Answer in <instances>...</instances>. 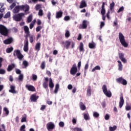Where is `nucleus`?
Returning a JSON list of instances; mask_svg holds the SVG:
<instances>
[{"label": "nucleus", "instance_id": "nucleus-1", "mask_svg": "<svg viewBox=\"0 0 131 131\" xmlns=\"http://www.w3.org/2000/svg\"><path fill=\"white\" fill-rule=\"evenodd\" d=\"M25 10V13L28 12V11H29V6L27 5L21 6L17 5L15 6V7L13 10V13L14 14H17L20 12V10Z\"/></svg>", "mask_w": 131, "mask_h": 131}, {"label": "nucleus", "instance_id": "nucleus-2", "mask_svg": "<svg viewBox=\"0 0 131 131\" xmlns=\"http://www.w3.org/2000/svg\"><path fill=\"white\" fill-rule=\"evenodd\" d=\"M119 38L120 42L123 47H124V48H127V47H128V44L126 42V41H125V37L122 33L120 32L119 33Z\"/></svg>", "mask_w": 131, "mask_h": 131}, {"label": "nucleus", "instance_id": "nucleus-3", "mask_svg": "<svg viewBox=\"0 0 131 131\" xmlns=\"http://www.w3.org/2000/svg\"><path fill=\"white\" fill-rule=\"evenodd\" d=\"M0 33L2 35H4V36H8L9 35V30L6 26L0 25Z\"/></svg>", "mask_w": 131, "mask_h": 131}, {"label": "nucleus", "instance_id": "nucleus-4", "mask_svg": "<svg viewBox=\"0 0 131 131\" xmlns=\"http://www.w3.org/2000/svg\"><path fill=\"white\" fill-rule=\"evenodd\" d=\"M16 56L20 61L22 60L23 58H24V56L21 53V51H20L19 50H15L14 51L13 56L16 57Z\"/></svg>", "mask_w": 131, "mask_h": 131}, {"label": "nucleus", "instance_id": "nucleus-5", "mask_svg": "<svg viewBox=\"0 0 131 131\" xmlns=\"http://www.w3.org/2000/svg\"><path fill=\"white\" fill-rule=\"evenodd\" d=\"M102 89L103 93L105 95H106V97H107L108 98H111V97H112V93H111V91L110 90H108L107 89V86H106V85H103Z\"/></svg>", "mask_w": 131, "mask_h": 131}, {"label": "nucleus", "instance_id": "nucleus-6", "mask_svg": "<svg viewBox=\"0 0 131 131\" xmlns=\"http://www.w3.org/2000/svg\"><path fill=\"white\" fill-rule=\"evenodd\" d=\"M24 13H18L16 15H15L13 16V19L14 20H15V21H17L18 22L21 21V20H22V17H23V16H24Z\"/></svg>", "mask_w": 131, "mask_h": 131}, {"label": "nucleus", "instance_id": "nucleus-7", "mask_svg": "<svg viewBox=\"0 0 131 131\" xmlns=\"http://www.w3.org/2000/svg\"><path fill=\"white\" fill-rule=\"evenodd\" d=\"M77 73V67L76 66V64L74 63L72 66V67L70 70V74L72 75H75V74H76Z\"/></svg>", "mask_w": 131, "mask_h": 131}, {"label": "nucleus", "instance_id": "nucleus-8", "mask_svg": "<svg viewBox=\"0 0 131 131\" xmlns=\"http://www.w3.org/2000/svg\"><path fill=\"white\" fill-rule=\"evenodd\" d=\"M116 81L118 82V83H121L123 85H126L127 84V81L126 80L123 79L122 77H119L116 79Z\"/></svg>", "mask_w": 131, "mask_h": 131}, {"label": "nucleus", "instance_id": "nucleus-9", "mask_svg": "<svg viewBox=\"0 0 131 131\" xmlns=\"http://www.w3.org/2000/svg\"><path fill=\"white\" fill-rule=\"evenodd\" d=\"M46 126L48 130H53L55 128V124L52 122H50L47 124Z\"/></svg>", "mask_w": 131, "mask_h": 131}, {"label": "nucleus", "instance_id": "nucleus-10", "mask_svg": "<svg viewBox=\"0 0 131 131\" xmlns=\"http://www.w3.org/2000/svg\"><path fill=\"white\" fill-rule=\"evenodd\" d=\"M86 28H88V24H86V20H84L82 24L79 26V29H86Z\"/></svg>", "mask_w": 131, "mask_h": 131}, {"label": "nucleus", "instance_id": "nucleus-11", "mask_svg": "<svg viewBox=\"0 0 131 131\" xmlns=\"http://www.w3.org/2000/svg\"><path fill=\"white\" fill-rule=\"evenodd\" d=\"M25 87L28 91H29V92H35L36 91L35 87L33 85L26 84Z\"/></svg>", "mask_w": 131, "mask_h": 131}, {"label": "nucleus", "instance_id": "nucleus-12", "mask_svg": "<svg viewBox=\"0 0 131 131\" xmlns=\"http://www.w3.org/2000/svg\"><path fill=\"white\" fill-rule=\"evenodd\" d=\"M62 43L64 45V48H65L67 50H68V49H69V47H70V45H71V41L68 40L65 42L63 41Z\"/></svg>", "mask_w": 131, "mask_h": 131}, {"label": "nucleus", "instance_id": "nucleus-13", "mask_svg": "<svg viewBox=\"0 0 131 131\" xmlns=\"http://www.w3.org/2000/svg\"><path fill=\"white\" fill-rule=\"evenodd\" d=\"M119 58L123 62V63H126V59L124 58V54L119 53L118 54Z\"/></svg>", "mask_w": 131, "mask_h": 131}, {"label": "nucleus", "instance_id": "nucleus-14", "mask_svg": "<svg viewBox=\"0 0 131 131\" xmlns=\"http://www.w3.org/2000/svg\"><path fill=\"white\" fill-rule=\"evenodd\" d=\"M38 98H39L38 96H37L35 94H33L31 96L30 100L31 102H36Z\"/></svg>", "mask_w": 131, "mask_h": 131}, {"label": "nucleus", "instance_id": "nucleus-15", "mask_svg": "<svg viewBox=\"0 0 131 131\" xmlns=\"http://www.w3.org/2000/svg\"><path fill=\"white\" fill-rule=\"evenodd\" d=\"M105 13H106V10H105V3L103 2L101 6V14L102 16H104Z\"/></svg>", "mask_w": 131, "mask_h": 131}, {"label": "nucleus", "instance_id": "nucleus-16", "mask_svg": "<svg viewBox=\"0 0 131 131\" xmlns=\"http://www.w3.org/2000/svg\"><path fill=\"white\" fill-rule=\"evenodd\" d=\"M123 104H124V99H123V96H122L120 97L119 108H122Z\"/></svg>", "mask_w": 131, "mask_h": 131}, {"label": "nucleus", "instance_id": "nucleus-17", "mask_svg": "<svg viewBox=\"0 0 131 131\" xmlns=\"http://www.w3.org/2000/svg\"><path fill=\"white\" fill-rule=\"evenodd\" d=\"M12 42H13V38H9L4 41V43L5 45H10V43H12Z\"/></svg>", "mask_w": 131, "mask_h": 131}, {"label": "nucleus", "instance_id": "nucleus-18", "mask_svg": "<svg viewBox=\"0 0 131 131\" xmlns=\"http://www.w3.org/2000/svg\"><path fill=\"white\" fill-rule=\"evenodd\" d=\"M85 7H86V2H85V0H82L79 6L80 9H83Z\"/></svg>", "mask_w": 131, "mask_h": 131}, {"label": "nucleus", "instance_id": "nucleus-19", "mask_svg": "<svg viewBox=\"0 0 131 131\" xmlns=\"http://www.w3.org/2000/svg\"><path fill=\"white\" fill-rule=\"evenodd\" d=\"M15 67H16V66H15V64H14V63L9 65L7 68V71H8V72L12 71L13 70V69H14V68H15Z\"/></svg>", "mask_w": 131, "mask_h": 131}, {"label": "nucleus", "instance_id": "nucleus-20", "mask_svg": "<svg viewBox=\"0 0 131 131\" xmlns=\"http://www.w3.org/2000/svg\"><path fill=\"white\" fill-rule=\"evenodd\" d=\"M115 6V3L112 2L110 5V10L111 11V13H114L115 11L114 10V7Z\"/></svg>", "mask_w": 131, "mask_h": 131}, {"label": "nucleus", "instance_id": "nucleus-21", "mask_svg": "<svg viewBox=\"0 0 131 131\" xmlns=\"http://www.w3.org/2000/svg\"><path fill=\"white\" fill-rule=\"evenodd\" d=\"M10 90H9V93H11L12 94H16L17 92L15 90V86L11 85H10Z\"/></svg>", "mask_w": 131, "mask_h": 131}, {"label": "nucleus", "instance_id": "nucleus-22", "mask_svg": "<svg viewBox=\"0 0 131 131\" xmlns=\"http://www.w3.org/2000/svg\"><path fill=\"white\" fill-rule=\"evenodd\" d=\"M62 16H63V12H62V11H60L56 12V19L62 18Z\"/></svg>", "mask_w": 131, "mask_h": 131}, {"label": "nucleus", "instance_id": "nucleus-23", "mask_svg": "<svg viewBox=\"0 0 131 131\" xmlns=\"http://www.w3.org/2000/svg\"><path fill=\"white\" fill-rule=\"evenodd\" d=\"M79 106L81 109V110H82V111L85 110L86 109V107H85V105L83 104L82 102H80L79 103Z\"/></svg>", "mask_w": 131, "mask_h": 131}, {"label": "nucleus", "instance_id": "nucleus-24", "mask_svg": "<svg viewBox=\"0 0 131 131\" xmlns=\"http://www.w3.org/2000/svg\"><path fill=\"white\" fill-rule=\"evenodd\" d=\"M6 8H4L3 9H0V20L4 17V14H5V10Z\"/></svg>", "mask_w": 131, "mask_h": 131}, {"label": "nucleus", "instance_id": "nucleus-25", "mask_svg": "<svg viewBox=\"0 0 131 131\" xmlns=\"http://www.w3.org/2000/svg\"><path fill=\"white\" fill-rule=\"evenodd\" d=\"M79 51L80 52H84V48H83V43L82 42H80L79 45Z\"/></svg>", "mask_w": 131, "mask_h": 131}, {"label": "nucleus", "instance_id": "nucleus-26", "mask_svg": "<svg viewBox=\"0 0 131 131\" xmlns=\"http://www.w3.org/2000/svg\"><path fill=\"white\" fill-rule=\"evenodd\" d=\"M118 70L119 71H122V63H121V61L120 60H118Z\"/></svg>", "mask_w": 131, "mask_h": 131}, {"label": "nucleus", "instance_id": "nucleus-27", "mask_svg": "<svg viewBox=\"0 0 131 131\" xmlns=\"http://www.w3.org/2000/svg\"><path fill=\"white\" fill-rule=\"evenodd\" d=\"M92 95V87L89 86L87 89V96H90Z\"/></svg>", "mask_w": 131, "mask_h": 131}, {"label": "nucleus", "instance_id": "nucleus-28", "mask_svg": "<svg viewBox=\"0 0 131 131\" xmlns=\"http://www.w3.org/2000/svg\"><path fill=\"white\" fill-rule=\"evenodd\" d=\"M49 87L50 89L54 88V83H53V80L51 79V78L49 79Z\"/></svg>", "mask_w": 131, "mask_h": 131}, {"label": "nucleus", "instance_id": "nucleus-29", "mask_svg": "<svg viewBox=\"0 0 131 131\" xmlns=\"http://www.w3.org/2000/svg\"><path fill=\"white\" fill-rule=\"evenodd\" d=\"M35 50L36 51H39L40 50V42H37L36 44Z\"/></svg>", "mask_w": 131, "mask_h": 131}, {"label": "nucleus", "instance_id": "nucleus-30", "mask_svg": "<svg viewBox=\"0 0 131 131\" xmlns=\"http://www.w3.org/2000/svg\"><path fill=\"white\" fill-rule=\"evenodd\" d=\"M13 51H14V48L12 47H11L6 49V53H7V54H10V53H12Z\"/></svg>", "mask_w": 131, "mask_h": 131}, {"label": "nucleus", "instance_id": "nucleus-31", "mask_svg": "<svg viewBox=\"0 0 131 131\" xmlns=\"http://www.w3.org/2000/svg\"><path fill=\"white\" fill-rule=\"evenodd\" d=\"M27 118V115L26 114H24L22 117L21 122H26Z\"/></svg>", "mask_w": 131, "mask_h": 131}, {"label": "nucleus", "instance_id": "nucleus-32", "mask_svg": "<svg viewBox=\"0 0 131 131\" xmlns=\"http://www.w3.org/2000/svg\"><path fill=\"white\" fill-rule=\"evenodd\" d=\"M24 30L25 31V33H30L29 28H28L27 26H25L24 27Z\"/></svg>", "mask_w": 131, "mask_h": 131}, {"label": "nucleus", "instance_id": "nucleus-33", "mask_svg": "<svg viewBox=\"0 0 131 131\" xmlns=\"http://www.w3.org/2000/svg\"><path fill=\"white\" fill-rule=\"evenodd\" d=\"M40 67L42 70H43L46 68V62L45 61H42Z\"/></svg>", "mask_w": 131, "mask_h": 131}, {"label": "nucleus", "instance_id": "nucleus-34", "mask_svg": "<svg viewBox=\"0 0 131 131\" xmlns=\"http://www.w3.org/2000/svg\"><path fill=\"white\" fill-rule=\"evenodd\" d=\"M11 16V12H8L4 16V19H7V18H10Z\"/></svg>", "mask_w": 131, "mask_h": 131}, {"label": "nucleus", "instance_id": "nucleus-35", "mask_svg": "<svg viewBox=\"0 0 131 131\" xmlns=\"http://www.w3.org/2000/svg\"><path fill=\"white\" fill-rule=\"evenodd\" d=\"M89 47L90 48V49H95L96 48V44H95L94 43H89Z\"/></svg>", "mask_w": 131, "mask_h": 131}, {"label": "nucleus", "instance_id": "nucleus-36", "mask_svg": "<svg viewBox=\"0 0 131 131\" xmlns=\"http://www.w3.org/2000/svg\"><path fill=\"white\" fill-rule=\"evenodd\" d=\"M96 70H101V67L99 66H96L94 68H93L92 70V72H95Z\"/></svg>", "mask_w": 131, "mask_h": 131}, {"label": "nucleus", "instance_id": "nucleus-37", "mask_svg": "<svg viewBox=\"0 0 131 131\" xmlns=\"http://www.w3.org/2000/svg\"><path fill=\"white\" fill-rule=\"evenodd\" d=\"M3 111L4 112H5V114H6V116H8V115L10 113L9 110H8V108H7V107H4Z\"/></svg>", "mask_w": 131, "mask_h": 131}, {"label": "nucleus", "instance_id": "nucleus-38", "mask_svg": "<svg viewBox=\"0 0 131 131\" xmlns=\"http://www.w3.org/2000/svg\"><path fill=\"white\" fill-rule=\"evenodd\" d=\"M65 37H66V38H68V37H69L70 36V32H69V30H66V33H65Z\"/></svg>", "mask_w": 131, "mask_h": 131}, {"label": "nucleus", "instance_id": "nucleus-39", "mask_svg": "<svg viewBox=\"0 0 131 131\" xmlns=\"http://www.w3.org/2000/svg\"><path fill=\"white\" fill-rule=\"evenodd\" d=\"M117 128V126H116V125H114L113 127L112 126L109 127V129L110 131L116 130Z\"/></svg>", "mask_w": 131, "mask_h": 131}, {"label": "nucleus", "instance_id": "nucleus-40", "mask_svg": "<svg viewBox=\"0 0 131 131\" xmlns=\"http://www.w3.org/2000/svg\"><path fill=\"white\" fill-rule=\"evenodd\" d=\"M59 91V84H56L54 90V94H57Z\"/></svg>", "mask_w": 131, "mask_h": 131}, {"label": "nucleus", "instance_id": "nucleus-41", "mask_svg": "<svg viewBox=\"0 0 131 131\" xmlns=\"http://www.w3.org/2000/svg\"><path fill=\"white\" fill-rule=\"evenodd\" d=\"M29 38H30V42L31 43H32L33 42V38H35V36L33 35H29Z\"/></svg>", "mask_w": 131, "mask_h": 131}, {"label": "nucleus", "instance_id": "nucleus-42", "mask_svg": "<svg viewBox=\"0 0 131 131\" xmlns=\"http://www.w3.org/2000/svg\"><path fill=\"white\" fill-rule=\"evenodd\" d=\"M93 116L94 117H95V118H98L100 116V114H99L97 112H94L93 113Z\"/></svg>", "mask_w": 131, "mask_h": 131}, {"label": "nucleus", "instance_id": "nucleus-43", "mask_svg": "<svg viewBox=\"0 0 131 131\" xmlns=\"http://www.w3.org/2000/svg\"><path fill=\"white\" fill-rule=\"evenodd\" d=\"M72 130L74 131H82V129H81V128H79L77 127L72 128Z\"/></svg>", "mask_w": 131, "mask_h": 131}, {"label": "nucleus", "instance_id": "nucleus-44", "mask_svg": "<svg viewBox=\"0 0 131 131\" xmlns=\"http://www.w3.org/2000/svg\"><path fill=\"white\" fill-rule=\"evenodd\" d=\"M32 21V15H29L27 18V22L28 23H30Z\"/></svg>", "mask_w": 131, "mask_h": 131}, {"label": "nucleus", "instance_id": "nucleus-45", "mask_svg": "<svg viewBox=\"0 0 131 131\" xmlns=\"http://www.w3.org/2000/svg\"><path fill=\"white\" fill-rule=\"evenodd\" d=\"M89 118L90 116L89 114H84V119H85V120H89Z\"/></svg>", "mask_w": 131, "mask_h": 131}, {"label": "nucleus", "instance_id": "nucleus-46", "mask_svg": "<svg viewBox=\"0 0 131 131\" xmlns=\"http://www.w3.org/2000/svg\"><path fill=\"white\" fill-rule=\"evenodd\" d=\"M42 29V27L40 26L37 27L36 28V32H38L40 31V30H41Z\"/></svg>", "mask_w": 131, "mask_h": 131}, {"label": "nucleus", "instance_id": "nucleus-47", "mask_svg": "<svg viewBox=\"0 0 131 131\" xmlns=\"http://www.w3.org/2000/svg\"><path fill=\"white\" fill-rule=\"evenodd\" d=\"M18 80L20 81H23V75L20 74L18 76Z\"/></svg>", "mask_w": 131, "mask_h": 131}, {"label": "nucleus", "instance_id": "nucleus-48", "mask_svg": "<svg viewBox=\"0 0 131 131\" xmlns=\"http://www.w3.org/2000/svg\"><path fill=\"white\" fill-rule=\"evenodd\" d=\"M15 7H16V3H12V5L10 6V10H12V9H14Z\"/></svg>", "mask_w": 131, "mask_h": 131}, {"label": "nucleus", "instance_id": "nucleus-49", "mask_svg": "<svg viewBox=\"0 0 131 131\" xmlns=\"http://www.w3.org/2000/svg\"><path fill=\"white\" fill-rule=\"evenodd\" d=\"M38 15V16H42V15H43V11H42V9H40L39 10Z\"/></svg>", "mask_w": 131, "mask_h": 131}, {"label": "nucleus", "instance_id": "nucleus-50", "mask_svg": "<svg viewBox=\"0 0 131 131\" xmlns=\"http://www.w3.org/2000/svg\"><path fill=\"white\" fill-rule=\"evenodd\" d=\"M25 125H23L22 126H21L20 128V131H26L25 130Z\"/></svg>", "mask_w": 131, "mask_h": 131}, {"label": "nucleus", "instance_id": "nucleus-51", "mask_svg": "<svg viewBox=\"0 0 131 131\" xmlns=\"http://www.w3.org/2000/svg\"><path fill=\"white\" fill-rule=\"evenodd\" d=\"M42 86L44 88V89H47V88H48V82H44L42 84Z\"/></svg>", "mask_w": 131, "mask_h": 131}, {"label": "nucleus", "instance_id": "nucleus-52", "mask_svg": "<svg viewBox=\"0 0 131 131\" xmlns=\"http://www.w3.org/2000/svg\"><path fill=\"white\" fill-rule=\"evenodd\" d=\"M124 10V7L123 6L120 7L117 11V13H120V12H122Z\"/></svg>", "mask_w": 131, "mask_h": 131}, {"label": "nucleus", "instance_id": "nucleus-53", "mask_svg": "<svg viewBox=\"0 0 131 131\" xmlns=\"http://www.w3.org/2000/svg\"><path fill=\"white\" fill-rule=\"evenodd\" d=\"M32 78L33 80L35 81L36 79H37V76L35 74H32Z\"/></svg>", "mask_w": 131, "mask_h": 131}, {"label": "nucleus", "instance_id": "nucleus-54", "mask_svg": "<svg viewBox=\"0 0 131 131\" xmlns=\"http://www.w3.org/2000/svg\"><path fill=\"white\" fill-rule=\"evenodd\" d=\"M109 118H110V116L109 114H106L104 117V119H105V120H109Z\"/></svg>", "mask_w": 131, "mask_h": 131}, {"label": "nucleus", "instance_id": "nucleus-55", "mask_svg": "<svg viewBox=\"0 0 131 131\" xmlns=\"http://www.w3.org/2000/svg\"><path fill=\"white\" fill-rule=\"evenodd\" d=\"M23 65L25 67H27V66H28V62H27V61L24 60L23 61Z\"/></svg>", "mask_w": 131, "mask_h": 131}, {"label": "nucleus", "instance_id": "nucleus-56", "mask_svg": "<svg viewBox=\"0 0 131 131\" xmlns=\"http://www.w3.org/2000/svg\"><path fill=\"white\" fill-rule=\"evenodd\" d=\"M64 21H69L70 20V17L69 16H66L64 17Z\"/></svg>", "mask_w": 131, "mask_h": 131}, {"label": "nucleus", "instance_id": "nucleus-57", "mask_svg": "<svg viewBox=\"0 0 131 131\" xmlns=\"http://www.w3.org/2000/svg\"><path fill=\"white\" fill-rule=\"evenodd\" d=\"M24 42H25L24 46L28 47V45H29L28 40H25Z\"/></svg>", "mask_w": 131, "mask_h": 131}, {"label": "nucleus", "instance_id": "nucleus-58", "mask_svg": "<svg viewBox=\"0 0 131 131\" xmlns=\"http://www.w3.org/2000/svg\"><path fill=\"white\" fill-rule=\"evenodd\" d=\"M51 15H52V14L50 12H49L47 14V17H48V20H49V21H50V20H51Z\"/></svg>", "mask_w": 131, "mask_h": 131}, {"label": "nucleus", "instance_id": "nucleus-59", "mask_svg": "<svg viewBox=\"0 0 131 131\" xmlns=\"http://www.w3.org/2000/svg\"><path fill=\"white\" fill-rule=\"evenodd\" d=\"M46 108H47L46 105H42L40 108V110H41V111H43Z\"/></svg>", "mask_w": 131, "mask_h": 131}, {"label": "nucleus", "instance_id": "nucleus-60", "mask_svg": "<svg viewBox=\"0 0 131 131\" xmlns=\"http://www.w3.org/2000/svg\"><path fill=\"white\" fill-rule=\"evenodd\" d=\"M64 124L63 122H60L59 123V126L60 127H64Z\"/></svg>", "mask_w": 131, "mask_h": 131}, {"label": "nucleus", "instance_id": "nucleus-61", "mask_svg": "<svg viewBox=\"0 0 131 131\" xmlns=\"http://www.w3.org/2000/svg\"><path fill=\"white\" fill-rule=\"evenodd\" d=\"M15 72L16 74H21V70H20L19 69H16L15 70Z\"/></svg>", "mask_w": 131, "mask_h": 131}, {"label": "nucleus", "instance_id": "nucleus-62", "mask_svg": "<svg viewBox=\"0 0 131 131\" xmlns=\"http://www.w3.org/2000/svg\"><path fill=\"white\" fill-rule=\"evenodd\" d=\"M28 46H24V52H28Z\"/></svg>", "mask_w": 131, "mask_h": 131}, {"label": "nucleus", "instance_id": "nucleus-63", "mask_svg": "<svg viewBox=\"0 0 131 131\" xmlns=\"http://www.w3.org/2000/svg\"><path fill=\"white\" fill-rule=\"evenodd\" d=\"M6 71L4 69H0V74H5Z\"/></svg>", "mask_w": 131, "mask_h": 131}, {"label": "nucleus", "instance_id": "nucleus-64", "mask_svg": "<svg viewBox=\"0 0 131 131\" xmlns=\"http://www.w3.org/2000/svg\"><path fill=\"white\" fill-rule=\"evenodd\" d=\"M125 109L126 111H129V110H131V106L129 105L126 106Z\"/></svg>", "mask_w": 131, "mask_h": 131}]
</instances>
